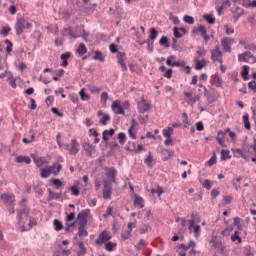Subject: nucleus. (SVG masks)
Wrapping results in <instances>:
<instances>
[{"instance_id":"cd10ccee","label":"nucleus","mask_w":256,"mask_h":256,"mask_svg":"<svg viewBox=\"0 0 256 256\" xmlns=\"http://www.w3.org/2000/svg\"><path fill=\"white\" fill-rule=\"evenodd\" d=\"M158 35H159V32L157 31V29L151 28L148 40L155 41V39H157Z\"/></svg>"},{"instance_id":"ddd939ff","label":"nucleus","mask_w":256,"mask_h":256,"mask_svg":"<svg viewBox=\"0 0 256 256\" xmlns=\"http://www.w3.org/2000/svg\"><path fill=\"white\" fill-rule=\"evenodd\" d=\"M194 63H195L196 71H201V69H203V67H205L207 65V60H205V59L199 60V57L196 56L194 58Z\"/></svg>"},{"instance_id":"c85d7f7f","label":"nucleus","mask_w":256,"mask_h":256,"mask_svg":"<svg viewBox=\"0 0 256 256\" xmlns=\"http://www.w3.org/2000/svg\"><path fill=\"white\" fill-rule=\"evenodd\" d=\"M213 247L214 249H218V251H221L223 253V251H225V246H223V243L221 241H213Z\"/></svg>"},{"instance_id":"58836bf2","label":"nucleus","mask_w":256,"mask_h":256,"mask_svg":"<svg viewBox=\"0 0 256 256\" xmlns=\"http://www.w3.org/2000/svg\"><path fill=\"white\" fill-rule=\"evenodd\" d=\"M203 19L207 21L210 25H213L215 23V18L211 14H204Z\"/></svg>"},{"instance_id":"49530a36","label":"nucleus","mask_w":256,"mask_h":256,"mask_svg":"<svg viewBox=\"0 0 256 256\" xmlns=\"http://www.w3.org/2000/svg\"><path fill=\"white\" fill-rule=\"evenodd\" d=\"M118 139H119V143H120L121 145H125V141H127V136L125 135V133L120 132V133L118 134Z\"/></svg>"},{"instance_id":"052dcab7","label":"nucleus","mask_w":256,"mask_h":256,"mask_svg":"<svg viewBox=\"0 0 256 256\" xmlns=\"http://www.w3.org/2000/svg\"><path fill=\"white\" fill-rule=\"evenodd\" d=\"M110 149L111 151H115V149H121V146H119V143L117 141L110 142Z\"/></svg>"},{"instance_id":"7c9ffc66","label":"nucleus","mask_w":256,"mask_h":256,"mask_svg":"<svg viewBox=\"0 0 256 256\" xmlns=\"http://www.w3.org/2000/svg\"><path fill=\"white\" fill-rule=\"evenodd\" d=\"M76 53H78V55H85V53H87V47L85 46L84 43H81L78 46Z\"/></svg>"},{"instance_id":"2f4dec72","label":"nucleus","mask_w":256,"mask_h":256,"mask_svg":"<svg viewBox=\"0 0 256 256\" xmlns=\"http://www.w3.org/2000/svg\"><path fill=\"white\" fill-rule=\"evenodd\" d=\"M55 231H61L63 229V222L59 219H54L53 221Z\"/></svg>"},{"instance_id":"680f3d73","label":"nucleus","mask_w":256,"mask_h":256,"mask_svg":"<svg viewBox=\"0 0 256 256\" xmlns=\"http://www.w3.org/2000/svg\"><path fill=\"white\" fill-rule=\"evenodd\" d=\"M198 31H199L201 37H204L205 35H207V29L203 25H200L198 27Z\"/></svg>"},{"instance_id":"e433bc0d","label":"nucleus","mask_w":256,"mask_h":256,"mask_svg":"<svg viewBox=\"0 0 256 256\" xmlns=\"http://www.w3.org/2000/svg\"><path fill=\"white\" fill-rule=\"evenodd\" d=\"M115 247H117V243H114L111 241H108L105 244V249H106V251H109V252L113 251L115 249Z\"/></svg>"},{"instance_id":"a19ab883","label":"nucleus","mask_w":256,"mask_h":256,"mask_svg":"<svg viewBox=\"0 0 256 256\" xmlns=\"http://www.w3.org/2000/svg\"><path fill=\"white\" fill-rule=\"evenodd\" d=\"M81 101H89V94L85 93V89H81L79 92Z\"/></svg>"},{"instance_id":"6ab92c4d","label":"nucleus","mask_w":256,"mask_h":256,"mask_svg":"<svg viewBox=\"0 0 256 256\" xmlns=\"http://www.w3.org/2000/svg\"><path fill=\"white\" fill-rule=\"evenodd\" d=\"M113 135H115V129L104 130L102 132V139L103 141H109V137H113Z\"/></svg>"},{"instance_id":"4468645a","label":"nucleus","mask_w":256,"mask_h":256,"mask_svg":"<svg viewBox=\"0 0 256 256\" xmlns=\"http://www.w3.org/2000/svg\"><path fill=\"white\" fill-rule=\"evenodd\" d=\"M79 143L76 139L71 140V147L69 149L70 155H77L79 153Z\"/></svg>"},{"instance_id":"864d4df0","label":"nucleus","mask_w":256,"mask_h":256,"mask_svg":"<svg viewBox=\"0 0 256 256\" xmlns=\"http://www.w3.org/2000/svg\"><path fill=\"white\" fill-rule=\"evenodd\" d=\"M192 229H194L195 237H199L201 235V226L199 224H194Z\"/></svg>"},{"instance_id":"6e6552de","label":"nucleus","mask_w":256,"mask_h":256,"mask_svg":"<svg viewBox=\"0 0 256 256\" xmlns=\"http://www.w3.org/2000/svg\"><path fill=\"white\" fill-rule=\"evenodd\" d=\"M223 53L219 50V46H216L215 50L211 51V59L212 61H218V63H223Z\"/></svg>"},{"instance_id":"b1692460","label":"nucleus","mask_w":256,"mask_h":256,"mask_svg":"<svg viewBox=\"0 0 256 256\" xmlns=\"http://www.w3.org/2000/svg\"><path fill=\"white\" fill-rule=\"evenodd\" d=\"M16 163H26V165H29L31 163V158L29 156H17Z\"/></svg>"},{"instance_id":"ea45409f","label":"nucleus","mask_w":256,"mask_h":256,"mask_svg":"<svg viewBox=\"0 0 256 256\" xmlns=\"http://www.w3.org/2000/svg\"><path fill=\"white\" fill-rule=\"evenodd\" d=\"M222 133H225V135H227V133H228V135L232 139V141H235V139H237V134H235V132L231 131V129H229V128L222 131Z\"/></svg>"},{"instance_id":"8fccbe9b","label":"nucleus","mask_w":256,"mask_h":256,"mask_svg":"<svg viewBox=\"0 0 256 256\" xmlns=\"http://www.w3.org/2000/svg\"><path fill=\"white\" fill-rule=\"evenodd\" d=\"M217 163V154L213 153L212 157L208 160L209 167H213Z\"/></svg>"},{"instance_id":"c03bdc74","label":"nucleus","mask_w":256,"mask_h":256,"mask_svg":"<svg viewBox=\"0 0 256 256\" xmlns=\"http://www.w3.org/2000/svg\"><path fill=\"white\" fill-rule=\"evenodd\" d=\"M169 19L170 21H172L173 25H179V23H181V21L179 20V17L174 16L173 13L169 14Z\"/></svg>"},{"instance_id":"473e14b6","label":"nucleus","mask_w":256,"mask_h":256,"mask_svg":"<svg viewBox=\"0 0 256 256\" xmlns=\"http://www.w3.org/2000/svg\"><path fill=\"white\" fill-rule=\"evenodd\" d=\"M244 127L247 131H251V122H249V114L243 116Z\"/></svg>"},{"instance_id":"72a5a7b5","label":"nucleus","mask_w":256,"mask_h":256,"mask_svg":"<svg viewBox=\"0 0 256 256\" xmlns=\"http://www.w3.org/2000/svg\"><path fill=\"white\" fill-rule=\"evenodd\" d=\"M159 45H161L162 47H166V48L171 47V44L169 43V39L166 36H163L160 39Z\"/></svg>"},{"instance_id":"dca6fc26","label":"nucleus","mask_w":256,"mask_h":256,"mask_svg":"<svg viewBox=\"0 0 256 256\" xmlns=\"http://www.w3.org/2000/svg\"><path fill=\"white\" fill-rule=\"evenodd\" d=\"M221 46L223 51H225L226 53H231V44L229 43L228 37L221 39Z\"/></svg>"},{"instance_id":"e2e57ef3","label":"nucleus","mask_w":256,"mask_h":256,"mask_svg":"<svg viewBox=\"0 0 256 256\" xmlns=\"http://www.w3.org/2000/svg\"><path fill=\"white\" fill-rule=\"evenodd\" d=\"M238 61H244V63H249V59L247 58L245 52L238 56Z\"/></svg>"},{"instance_id":"f704fd0d","label":"nucleus","mask_w":256,"mask_h":256,"mask_svg":"<svg viewBox=\"0 0 256 256\" xmlns=\"http://www.w3.org/2000/svg\"><path fill=\"white\" fill-rule=\"evenodd\" d=\"M8 83L12 89H17V79H15L12 74H10L8 78Z\"/></svg>"},{"instance_id":"a211bd4d","label":"nucleus","mask_w":256,"mask_h":256,"mask_svg":"<svg viewBox=\"0 0 256 256\" xmlns=\"http://www.w3.org/2000/svg\"><path fill=\"white\" fill-rule=\"evenodd\" d=\"M0 197L5 203H9V205L15 202V195L13 194H2Z\"/></svg>"},{"instance_id":"bf43d9fd","label":"nucleus","mask_w":256,"mask_h":256,"mask_svg":"<svg viewBox=\"0 0 256 256\" xmlns=\"http://www.w3.org/2000/svg\"><path fill=\"white\" fill-rule=\"evenodd\" d=\"M69 190L71 191L72 195H74L75 197H77L80 193L79 188H77V186H71Z\"/></svg>"},{"instance_id":"774afa93","label":"nucleus","mask_w":256,"mask_h":256,"mask_svg":"<svg viewBox=\"0 0 256 256\" xmlns=\"http://www.w3.org/2000/svg\"><path fill=\"white\" fill-rule=\"evenodd\" d=\"M248 87H249V89H251L252 91H255V93H256V81L255 80L249 82Z\"/></svg>"},{"instance_id":"a878e982","label":"nucleus","mask_w":256,"mask_h":256,"mask_svg":"<svg viewBox=\"0 0 256 256\" xmlns=\"http://www.w3.org/2000/svg\"><path fill=\"white\" fill-rule=\"evenodd\" d=\"M144 163L148 165V167H153L155 165V160L153 159V156L151 155V152L148 153V156L144 160Z\"/></svg>"},{"instance_id":"f8f14e48","label":"nucleus","mask_w":256,"mask_h":256,"mask_svg":"<svg viewBox=\"0 0 256 256\" xmlns=\"http://www.w3.org/2000/svg\"><path fill=\"white\" fill-rule=\"evenodd\" d=\"M31 158L33 159L34 163L38 167H43V165H47V160L43 157H37L35 154H31Z\"/></svg>"},{"instance_id":"9d476101","label":"nucleus","mask_w":256,"mask_h":256,"mask_svg":"<svg viewBox=\"0 0 256 256\" xmlns=\"http://www.w3.org/2000/svg\"><path fill=\"white\" fill-rule=\"evenodd\" d=\"M106 177L111 180L112 183H116L117 170L114 167L105 168Z\"/></svg>"},{"instance_id":"f257e3e1","label":"nucleus","mask_w":256,"mask_h":256,"mask_svg":"<svg viewBox=\"0 0 256 256\" xmlns=\"http://www.w3.org/2000/svg\"><path fill=\"white\" fill-rule=\"evenodd\" d=\"M61 169H63V166L60 163L56 162L52 166H48L47 168H41L40 177H42V179H48V177H51V175L57 177V175L61 173Z\"/></svg>"},{"instance_id":"5fc2aeb1","label":"nucleus","mask_w":256,"mask_h":256,"mask_svg":"<svg viewBox=\"0 0 256 256\" xmlns=\"http://www.w3.org/2000/svg\"><path fill=\"white\" fill-rule=\"evenodd\" d=\"M6 53H11L13 51V43L10 40H5Z\"/></svg>"},{"instance_id":"aec40b11","label":"nucleus","mask_w":256,"mask_h":256,"mask_svg":"<svg viewBox=\"0 0 256 256\" xmlns=\"http://www.w3.org/2000/svg\"><path fill=\"white\" fill-rule=\"evenodd\" d=\"M86 226L87 224H79V227H78L79 237H87V235H89V232L87 231V229H85Z\"/></svg>"},{"instance_id":"1a4fd4ad","label":"nucleus","mask_w":256,"mask_h":256,"mask_svg":"<svg viewBox=\"0 0 256 256\" xmlns=\"http://www.w3.org/2000/svg\"><path fill=\"white\" fill-rule=\"evenodd\" d=\"M83 150L85 151L87 157H93V152L95 151V145L85 142L83 145Z\"/></svg>"},{"instance_id":"5701e85b","label":"nucleus","mask_w":256,"mask_h":256,"mask_svg":"<svg viewBox=\"0 0 256 256\" xmlns=\"http://www.w3.org/2000/svg\"><path fill=\"white\" fill-rule=\"evenodd\" d=\"M92 59H94V61H100L101 63H103V61H105V56H103V52L96 50L94 51V56L92 57Z\"/></svg>"},{"instance_id":"20e7f679","label":"nucleus","mask_w":256,"mask_h":256,"mask_svg":"<svg viewBox=\"0 0 256 256\" xmlns=\"http://www.w3.org/2000/svg\"><path fill=\"white\" fill-rule=\"evenodd\" d=\"M16 211L19 223H23V225H25V221H23V219H29V208L24 206L22 209H17Z\"/></svg>"},{"instance_id":"9b49d317","label":"nucleus","mask_w":256,"mask_h":256,"mask_svg":"<svg viewBox=\"0 0 256 256\" xmlns=\"http://www.w3.org/2000/svg\"><path fill=\"white\" fill-rule=\"evenodd\" d=\"M112 111L116 113V115H125V110L123 109V106H121V103L114 101L112 103Z\"/></svg>"},{"instance_id":"4c0bfd02","label":"nucleus","mask_w":256,"mask_h":256,"mask_svg":"<svg viewBox=\"0 0 256 256\" xmlns=\"http://www.w3.org/2000/svg\"><path fill=\"white\" fill-rule=\"evenodd\" d=\"M249 75V66L244 65L243 70L241 72V76L243 77L244 81H247Z\"/></svg>"},{"instance_id":"c756f323","label":"nucleus","mask_w":256,"mask_h":256,"mask_svg":"<svg viewBox=\"0 0 256 256\" xmlns=\"http://www.w3.org/2000/svg\"><path fill=\"white\" fill-rule=\"evenodd\" d=\"M229 153V150L222 149L220 157L221 161H227V159H231V155Z\"/></svg>"},{"instance_id":"3c124183","label":"nucleus","mask_w":256,"mask_h":256,"mask_svg":"<svg viewBox=\"0 0 256 256\" xmlns=\"http://www.w3.org/2000/svg\"><path fill=\"white\" fill-rule=\"evenodd\" d=\"M171 133H173V127H168L167 129H164L162 131V134L164 135V137L169 138L171 137Z\"/></svg>"},{"instance_id":"37998d69","label":"nucleus","mask_w":256,"mask_h":256,"mask_svg":"<svg viewBox=\"0 0 256 256\" xmlns=\"http://www.w3.org/2000/svg\"><path fill=\"white\" fill-rule=\"evenodd\" d=\"M52 185L55 186V189H59L63 186V182L57 178L51 180Z\"/></svg>"},{"instance_id":"09e8293b","label":"nucleus","mask_w":256,"mask_h":256,"mask_svg":"<svg viewBox=\"0 0 256 256\" xmlns=\"http://www.w3.org/2000/svg\"><path fill=\"white\" fill-rule=\"evenodd\" d=\"M202 187L209 191V189L213 187V183H211V180L205 179L204 182L202 183Z\"/></svg>"},{"instance_id":"4be33fe9","label":"nucleus","mask_w":256,"mask_h":256,"mask_svg":"<svg viewBox=\"0 0 256 256\" xmlns=\"http://www.w3.org/2000/svg\"><path fill=\"white\" fill-rule=\"evenodd\" d=\"M64 31L68 32L70 39H78V37H81V35L77 34V31L73 30L72 27L65 28Z\"/></svg>"},{"instance_id":"de8ad7c7","label":"nucleus","mask_w":256,"mask_h":256,"mask_svg":"<svg viewBox=\"0 0 256 256\" xmlns=\"http://www.w3.org/2000/svg\"><path fill=\"white\" fill-rule=\"evenodd\" d=\"M236 153H238V155H241L242 158L245 159V161H249V156H247V152H245V150H241V149H236Z\"/></svg>"},{"instance_id":"6e6d98bb","label":"nucleus","mask_w":256,"mask_h":256,"mask_svg":"<svg viewBox=\"0 0 256 256\" xmlns=\"http://www.w3.org/2000/svg\"><path fill=\"white\" fill-rule=\"evenodd\" d=\"M9 31H11V27L5 26L0 31V35H2L3 37H7V35H9Z\"/></svg>"},{"instance_id":"c9c22d12","label":"nucleus","mask_w":256,"mask_h":256,"mask_svg":"<svg viewBox=\"0 0 256 256\" xmlns=\"http://www.w3.org/2000/svg\"><path fill=\"white\" fill-rule=\"evenodd\" d=\"M241 180H242V178H241V177H238V178H236V179H234V180L232 181V185H233V187H234V189H235L236 191H239V189H240V187H241Z\"/></svg>"},{"instance_id":"39448f33","label":"nucleus","mask_w":256,"mask_h":256,"mask_svg":"<svg viewBox=\"0 0 256 256\" xmlns=\"http://www.w3.org/2000/svg\"><path fill=\"white\" fill-rule=\"evenodd\" d=\"M151 110V103L142 97L141 101L138 102V112L139 113H147V111Z\"/></svg>"},{"instance_id":"f03ea898","label":"nucleus","mask_w":256,"mask_h":256,"mask_svg":"<svg viewBox=\"0 0 256 256\" xmlns=\"http://www.w3.org/2000/svg\"><path fill=\"white\" fill-rule=\"evenodd\" d=\"M33 25L27 21H25V18H20L17 20L15 25V31L17 35H23V29H31Z\"/></svg>"},{"instance_id":"a18cd8bd","label":"nucleus","mask_w":256,"mask_h":256,"mask_svg":"<svg viewBox=\"0 0 256 256\" xmlns=\"http://www.w3.org/2000/svg\"><path fill=\"white\" fill-rule=\"evenodd\" d=\"M107 121H111V116H109V114H103L99 123H101V125H107Z\"/></svg>"},{"instance_id":"0e129e2a","label":"nucleus","mask_w":256,"mask_h":256,"mask_svg":"<svg viewBox=\"0 0 256 256\" xmlns=\"http://www.w3.org/2000/svg\"><path fill=\"white\" fill-rule=\"evenodd\" d=\"M122 239L124 241H127V239H129V237H131V230H126L125 232L122 233L121 235Z\"/></svg>"},{"instance_id":"79ce46f5","label":"nucleus","mask_w":256,"mask_h":256,"mask_svg":"<svg viewBox=\"0 0 256 256\" xmlns=\"http://www.w3.org/2000/svg\"><path fill=\"white\" fill-rule=\"evenodd\" d=\"M184 23H187L188 25H193L195 23V19L192 16L185 15L183 18Z\"/></svg>"},{"instance_id":"603ef678","label":"nucleus","mask_w":256,"mask_h":256,"mask_svg":"<svg viewBox=\"0 0 256 256\" xmlns=\"http://www.w3.org/2000/svg\"><path fill=\"white\" fill-rule=\"evenodd\" d=\"M178 27L173 28V33H174V39H181L183 37V34L179 32Z\"/></svg>"},{"instance_id":"bb28decb","label":"nucleus","mask_w":256,"mask_h":256,"mask_svg":"<svg viewBox=\"0 0 256 256\" xmlns=\"http://www.w3.org/2000/svg\"><path fill=\"white\" fill-rule=\"evenodd\" d=\"M79 251L77 252L78 256H83L85 253H87V248H85V244H83V241L78 242Z\"/></svg>"},{"instance_id":"412c9836","label":"nucleus","mask_w":256,"mask_h":256,"mask_svg":"<svg viewBox=\"0 0 256 256\" xmlns=\"http://www.w3.org/2000/svg\"><path fill=\"white\" fill-rule=\"evenodd\" d=\"M134 205H135L136 207H139L140 209H143V207H145L143 197H141V196H139V195H135V198H134Z\"/></svg>"},{"instance_id":"0eeeda50","label":"nucleus","mask_w":256,"mask_h":256,"mask_svg":"<svg viewBox=\"0 0 256 256\" xmlns=\"http://www.w3.org/2000/svg\"><path fill=\"white\" fill-rule=\"evenodd\" d=\"M172 59H175V55L168 56L166 60V64L169 67H185L186 63L184 60L172 61Z\"/></svg>"},{"instance_id":"338daca9","label":"nucleus","mask_w":256,"mask_h":256,"mask_svg":"<svg viewBox=\"0 0 256 256\" xmlns=\"http://www.w3.org/2000/svg\"><path fill=\"white\" fill-rule=\"evenodd\" d=\"M110 52L111 53H119V48L116 44H110Z\"/></svg>"},{"instance_id":"13d9d810","label":"nucleus","mask_w":256,"mask_h":256,"mask_svg":"<svg viewBox=\"0 0 256 256\" xmlns=\"http://www.w3.org/2000/svg\"><path fill=\"white\" fill-rule=\"evenodd\" d=\"M124 61H125V53L124 52H118V54H117L118 64L123 63Z\"/></svg>"},{"instance_id":"423d86ee","label":"nucleus","mask_w":256,"mask_h":256,"mask_svg":"<svg viewBox=\"0 0 256 256\" xmlns=\"http://www.w3.org/2000/svg\"><path fill=\"white\" fill-rule=\"evenodd\" d=\"M91 213L90 209H84L77 215V220L79 224L87 225V218L89 217Z\"/></svg>"},{"instance_id":"2eb2a0df","label":"nucleus","mask_w":256,"mask_h":256,"mask_svg":"<svg viewBox=\"0 0 256 256\" xmlns=\"http://www.w3.org/2000/svg\"><path fill=\"white\" fill-rule=\"evenodd\" d=\"M188 223H189L188 229H189V231H192L195 223H199V215H197V213L193 212L191 214V219L188 221Z\"/></svg>"},{"instance_id":"69168bd1","label":"nucleus","mask_w":256,"mask_h":256,"mask_svg":"<svg viewBox=\"0 0 256 256\" xmlns=\"http://www.w3.org/2000/svg\"><path fill=\"white\" fill-rule=\"evenodd\" d=\"M245 55H246V59H248V62H249V59H253V63H256V57L253 56V54H251V52L246 51Z\"/></svg>"},{"instance_id":"4d7b16f0","label":"nucleus","mask_w":256,"mask_h":256,"mask_svg":"<svg viewBox=\"0 0 256 256\" xmlns=\"http://www.w3.org/2000/svg\"><path fill=\"white\" fill-rule=\"evenodd\" d=\"M231 241L241 243L242 239L239 237V231H235L234 234L231 236Z\"/></svg>"},{"instance_id":"7ed1b4c3","label":"nucleus","mask_w":256,"mask_h":256,"mask_svg":"<svg viewBox=\"0 0 256 256\" xmlns=\"http://www.w3.org/2000/svg\"><path fill=\"white\" fill-rule=\"evenodd\" d=\"M111 239V233H109V231L104 230L102 231L98 238L95 240V243L97 245H103V243H108Z\"/></svg>"},{"instance_id":"f3484780","label":"nucleus","mask_w":256,"mask_h":256,"mask_svg":"<svg viewBox=\"0 0 256 256\" xmlns=\"http://www.w3.org/2000/svg\"><path fill=\"white\" fill-rule=\"evenodd\" d=\"M111 193H113L111 186L107 185V182H105L103 189L104 199H111Z\"/></svg>"},{"instance_id":"393cba45","label":"nucleus","mask_w":256,"mask_h":256,"mask_svg":"<svg viewBox=\"0 0 256 256\" xmlns=\"http://www.w3.org/2000/svg\"><path fill=\"white\" fill-rule=\"evenodd\" d=\"M225 139V132L219 131L216 137V141L221 145V147H224L225 142L223 141Z\"/></svg>"}]
</instances>
